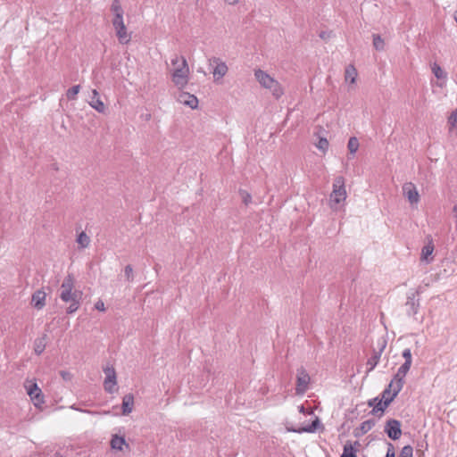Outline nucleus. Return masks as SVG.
<instances>
[{"label":"nucleus","instance_id":"obj_15","mask_svg":"<svg viewBox=\"0 0 457 457\" xmlns=\"http://www.w3.org/2000/svg\"><path fill=\"white\" fill-rule=\"evenodd\" d=\"M178 100L179 103L187 106H189L191 109L197 108L198 99L194 95H191L187 92H181L178 96Z\"/></svg>","mask_w":457,"mask_h":457},{"label":"nucleus","instance_id":"obj_6","mask_svg":"<svg viewBox=\"0 0 457 457\" xmlns=\"http://www.w3.org/2000/svg\"><path fill=\"white\" fill-rule=\"evenodd\" d=\"M386 340L384 337H380L378 339L376 346L373 347L372 355L367 361V372H370L375 369V367L379 362L382 353L384 352L386 346Z\"/></svg>","mask_w":457,"mask_h":457},{"label":"nucleus","instance_id":"obj_44","mask_svg":"<svg viewBox=\"0 0 457 457\" xmlns=\"http://www.w3.org/2000/svg\"><path fill=\"white\" fill-rule=\"evenodd\" d=\"M331 32L321 31L319 36L323 40H328L330 37Z\"/></svg>","mask_w":457,"mask_h":457},{"label":"nucleus","instance_id":"obj_40","mask_svg":"<svg viewBox=\"0 0 457 457\" xmlns=\"http://www.w3.org/2000/svg\"><path fill=\"white\" fill-rule=\"evenodd\" d=\"M123 24H124L123 15H118V16L113 17V19H112L113 28H116V27L123 25Z\"/></svg>","mask_w":457,"mask_h":457},{"label":"nucleus","instance_id":"obj_41","mask_svg":"<svg viewBox=\"0 0 457 457\" xmlns=\"http://www.w3.org/2000/svg\"><path fill=\"white\" fill-rule=\"evenodd\" d=\"M402 355L404 358V361L412 362L411 352L410 348L404 349Z\"/></svg>","mask_w":457,"mask_h":457},{"label":"nucleus","instance_id":"obj_9","mask_svg":"<svg viewBox=\"0 0 457 457\" xmlns=\"http://www.w3.org/2000/svg\"><path fill=\"white\" fill-rule=\"evenodd\" d=\"M25 387L27 389V394L36 407H38L45 403L42 390L36 382L27 381Z\"/></svg>","mask_w":457,"mask_h":457},{"label":"nucleus","instance_id":"obj_43","mask_svg":"<svg viewBox=\"0 0 457 457\" xmlns=\"http://www.w3.org/2000/svg\"><path fill=\"white\" fill-rule=\"evenodd\" d=\"M95 308L100 312H104L105 310L104 302L102 300H98L95 303Z\"/></svg>","mask_w":457,"mask_h":457},{"label":"nucleus","instance_id":"obj_4","mask_svg":"<svg viewBox=\"0 0 457 457\" xmlns=\"http://www.w3.org/2000/svg\"><path fill=\"white\" fill-rule=\"evenodd\" d=\"M75 278L69 273L63 279L60 290V298L64 303H69L72 297H81L82 293L74 289Z\"/></svg>","mask_w":457,"mask_h":457},{"label":"nucleus","instance_id":"obj_10","mask_svg":"<svg viewBox=\"0 0 457 457\" xmlns=\"http://www.w3.org/2000/svg\"><path fill=\"white\" fill-rule=\"evenodd\" d=\"M310 379V376L303 367H300L299 369H297L295 388L297 395H303L307 391Z\"/></svg>","mask_w":457,"mask_h":457},{"label":"nucleus","instance_id":"obj_13","mask_svg":"<svg viewBox=\"0 0 457 457\" xmlns=\"http://www.w3.org/2000/svg\"><path fill=\"white\" fill-rule=\"evenodd\" d=\"M403 193L407 197L408 201L411 205L417 204L420 201V195L415 187L411 182H406L403 185Z\"/></svg>","mask_w":457,"mask_h":457},{"label":"nucleus","instance_id":"obj_22","mask_svg":"<svg viewBox=\"0 0 457 457\" xmlns=\"http://www.w3.org/2000/svg\"><path fill=\"white\" fill-rule=\"evenodd\" d=\"M320 426V421L319 418L316 417L315 420L307 427L299 428L297 429H292V431L297 432V433H303V432L313 433L318 429V428Z\"/></svg>","mask_w":457,"mask_h":457},{"label":"nucleus","instance_id":"obj_24","mask_svg":"<svg viewBox=\"0 0 457 457\" xmlns=\"http://www.w3.org/2000/svg\"><path fill=\"white\" fill-rule=\"evenodd\" d=\"M124 445H128L126 444V440L123 436H119L117 435L112 436V440H111V446L112 449L121 451L122 446Z\"/></svg>","mask_w":457,"mask_h":457},{"label":"nucleus","instance_id":"obj_20","mask_svg":"<svg viewBox=\"0 0 457 457\" xmlns=\"http://www.w3.org/2000/svg\"><path fill=\"white\" fill-rule=\"evenodd\" d=\"M47 334H43L40 337H37L34 341V352L36 354L40 355L46 347Z\"/></svg>","mask_w":457,"mask_h":457},{"label":"nucleus","instance_id":"obj_11","mask_svg":"<svg viewBox=\"0 0 457 457\" xmlns=\"http://www.w3.org/2000/svg\"><path fill=\"white\" fill-rule=\"evenodd\" d=\"M104 371L106 375L104 381V390L109 394H112L117 390V388H115L117 384L115 370L112 367H106L104 369Z\"/></svg>","mask_w":457,"mask_h":457},{"label":"nucleus","instance_id":"obj_14","mask_svg":"<svg viewBox=\"0 0 457 457\" xmlns=\"http://www.w3.org/2000/svg\"><path fill=\"white\" fill-rule=\"evenodd\" d=\"M419 295V292L416 291L414 293H411L407 296L406 301V307H407V314L408 315H415L418 313L419 307H420V299L416 298V296Z\"/></svg>","mask_w":457,"mask_h":457},{"label":"nucleus","instance_id":"obj_19","mask_svg":"<svg viewBox=\"0 0 457 457\" xmlns=\"http://www.w3.org/2000/svg\"><path fill=\"white\" fill-rule=\"evenodd\" d=\"M114 29L116 31V36L118 37V40L120 44L125 45L130 41L131 37H130V34H129L127 32V28H126L125 24L118 26Z\"/></svg>","mask_w":457,"mask_h":457},{"label":"nucleus","instance_id":"obj_12","mask_svg":"<svg viewBox=\"0 0 457 457\" xmlns=\"http://www.w3.org/2000/svg\"><path fill=\"white\" fill-rule=\"evenodd\" d=\"M210 65L215 64L212 74L214 80L222 79L228 72V68L227 64L218 57H212L209 59Z\"/></svg>","mask_w":457,"mask_h":457},{"label":"nucleus","instance_id":"obj_2","mask_svg":"<svg viewBox=\"0 0 457 457\" xmlns=\"http://www.w3.org/2000/svg\"><path fill=\"white\" fill-rule=\"evenodd\" d=\"M254 76L261 86L270 89L277 99L283 95V89L280 84L267 72L258 69L255 70Z\"/></svg>","mask_w":457,"mask_h":457},{"label":"nucleus","instance_id":"obj_27","mask_svg":"<svg viewBox=\"0 0 457 457\" xmlns=\"http://www.w3.org/2000/svg\"><path fill=\"white\" fill-rule=\"evenodd\" d=\"M111 12L113 13L114 16L123 15L124 11L122 9L120 0H113L112 2Z\"/></svg>","mask_w":457,"mask_h":457},{"label":"nucleus","instance_id":"obj_23","mask_svg":"<svg viewBox=\"0 0 457 457\" xmlns=\"http://www.w3.org/2000/svg\"><path fill=\"white\" fill-rule=\"evenodd\" d=\"M356 77H357V71H356V69L354 68L353 65L349 64L345 68V81L346 82H350L351 84H353V83H355Z\"/></svg>","mask_w":457,"mask_h":457},{"label":"nucleus","instance_id":"obj_26","mask_svg":"<svg viewBox=\"0 0 457 457\" xmlns=\"http://www.w3.org/2000/svg\"><path fill=\"white\" fill-rule=\"evenodd\" d=\"M340 457H357L356 450L353 448L350 441H347L344 445L343 453Z\"/></svg>","mask_w":457,"mask_h":457},{"label":"nucleus","instance_id":"obj_48","mask_svg":"<svg viewBox=\"0 0 457 457\" xmlns=\"http://www.w3.org/2000/svg\"><path fill=\"white\" fill-rule=\"evenodd\" d=\"M453 212L455 213V215L457 216V204H455L453 206Z\"/></svg>","mask_w":457,"mask_h":457},{"label":"nucleus","instance_id":"obj_25","mask_svg":"<svg viewBox=\"0 0 457 457\" xmlns=\"http://www.w3.org/2000/svg\"><path fill=\"white\" fill-rule=\"evenodd\" d=\"M80 299L81 297H72V299L70 300L71 304L66 309L67 314H72L79 310Z\"/></svg>","mask_w":457,"mask_h":457},{"label":"nucleus","instance_id":"obj_39","mask_svg":"<svg viewBox=\"0 0 457 457\" xmlns=\"http://www.w3.org/2000/svg\"><path fill=\"white\" fill-rule=\"evenodd\" d=\"M387 450L386 457H395V446L392 443L386 442Z\"/></svg>","mask_w":457,"mask_h":457},{"label":"nucleus","instance_id":"obj_31","mask_svg":"<svg viewBox=\"0 0 457 457\" xmlns=\"http://www.w3.org/2000/svg\"><path fill=\"white\" fill-rule=\"evenodd\" d=\"M373 46L378 51H383L385 48L384 39L378 34H373Z\"/></svg>","mask_w":457,"mask_h":457},{"label":"nucleus","instance_id":"obj_8","mask_svg":"<svg viewBox=\"0 0 457 457\" xmlns=\"http://www.w3.org/2000/svg\"><path fill=\"white\" fill-rule=\"evenodd\" d=\"M402 423L400 420L395 419H389L386 421L384 426V432L386 436L395 441L398 440L402 436Z\"/></svg>","mask_w":457,"mask_h":457},{"label":"nucleus","instance_id":"obj_29","mask_svg":"<svg viewBox=\"0 0 457 457\" xmlns=\"http://www.w3.org/2000/svg\"><path fill=\"white\" fill-rule=\"evenodd\" d=\"M432 72L438 79H446V72L436 62L432 66Z\"/></svg>","mask_w":457,"mask_h":457},{"label":"nucleus","instance_id":"obj_46","mask_svg":"<svg viewBox=\"0 0 457 457\" xmlns=\"http://www.w3.org/2000/svg\"><path fill=\"white\" fill-rule=\"evenodd\" d=\"M225 2L228 3V4L234 5L238 3V0H225Z\"/></svg>","mask_w":457,"mask_h":457},{"label":"nucleus","instance_id":"obj_16","mask_svg":"<svg viewBox=\"0 0 457 457\" xmlns=\"http://www.w3.org/2000/svg\"><path fill=\"white\" fill-rule=\"evenodd\" d=\"M376 425V420L373 419L363 421L361 426L353 430V435L360 437L369 432Z\"/></svg>","mask_w":457,"mask_h":457},{"label":"nucleus","instance_id":"obj_38","mask_svg":"<svg viewBox=\"0 0 457 457\" xmlns=\"http://www.w3.org/2000/svg\"><path fill=\"white\" fill-rule=\"evenodd\" d=\"M316 146L322 152H325L328 148V141L324 137H320Z\"/></svg>","mask_w":457,"mask_h":457},{"label":"nucleus","instance_id":"obj_30","mask_svg":"<svg viewBox=\"0 0 457 457\" xmlns=\"http://www.w3.org/2000/svg\"><path fill=\"white\" fill-rule=\"evenodd\" d=\"M359 145L360 144L357 137H352L349 138L347 148L351 154H354L357 152Z\"/></svg>","mask_w":457,"mask_h":457},{"label":"nucleus","instance_id":"obj_3","mask_svg":"<svg viewBox=\"0 0 457 457\" xmlns=\"http://www.w3.org/2000/svg\"><path fill=\"white\" fill-rule=\"evenodd\" d=\"M395 389V382L392 379L388 386L383 390L381 394V399L378 401L374 409L371 410L370 413L376 415L380 411V416L384 413L385 410L389 404L395 400L396 396H394V390Z\"/></svg>","mask_w":457,"mask_h":457},{"label":"nucleus","instance_id":"obj_47","mask_svg":"<svg viewBox=\"0 0 457 457\" xmlns=\"http://www.w3.org/2000/svg\"><path fill=\"white\" fill-rule=\"evenodd\" d=\"M299 411H300V412H303V413H305V409H304V407H303V405H301V406L299 407Z\"/></svg>","mask_w":457,"mask_h":457},{"label":"nucleus","instance_id":"obj_33","mask_svg":"<svg viewBox=\"0 0 457 457\" xmlns=\"http://www.w3.org/2000/svg\"><path fill=\"white\" fill-rule=\"evenodd\" d=\"M448 125H449V130L452 131L454 128L457 126V110H454L451 112L450 116L448 117Z\"/></svg>","mask_w":457,"mask_h":457},{"label":"nucleus","instance_id":"obj_45","mask_svg":"<svg viewBox=\"0 0 457 457\" xmlns=\"http://www.w3.org/2000/svg\"><path fill=\"white\" fill-rule=\"evenodd\" d=\"M379 400L380 399L378 397H375V398L370 399L368 401V405L374 408V406L377 405V403H378Z\"/></svg>","mask_w":457,"mask_h":457},{"label":"nucleus","instance_id":"obj_36","mask_svg":"<svg viewBox=\"0 0 457 457\" xmlns=\"http://www.w3.org/2000/svg\"><path fill=\"white\" fill-rule=\"evenodd\" d=\"M239 195L241 196L243 203L245 205H248L252 202V195L246 190L240 189Z\"/></svg>","mask_w":457,"mask_h":457},{"label":"nucleus","instance_id":"obj_7","mask_svg":"<svg viewBox=\"0 0 457 457\" xmlns=\"http://www.w3.org/2000/svg\"><path fill=\"white\" fill-rule=\"evenodd\" d=\"M411 366V362L404 361L395 374L393 380L395 382V389L394 390V396H397L400 391L403 389L405 383L404 378L409 372Z\"/></svg>","mask_w":457,"mask_h":457},{"label":"nucleus","instance_id":"obj_34","mask_svg":"<svg viewBox=\"0 0 457 457\" xmlns=\"http://www.w3.org/2000/svg\"><path fill=\"white\" fill-rule=\"evenodd\" d=\"M124 275H125L126 280L128 282H132L134 280L133 267L130 264H128L127 266H125Z\"/></svg>","mask_w":457,"mask_h":457},{"label":"nucleus","instance_id":"obj_17","mask_svg":"<svg viewBox=\"0 0 457 457\" xmlns=\"http://www.w3.org/2000/svg\"><path fill=\"white\" fill-rule=\"evenodd\" d=\"M46 294L43 290H37L32 295L31 303L37 310H41L46 304Z\"/></svg>","mask_w":457,"mask_h":457},{"label":"nucleus","instance_id":"obj_21","mask_svg":"<svg viewBox=\"0 0 457 457\" xmlns=\"http://www.w3.org/2000/svg\"><path fill=\"white\" fill-rule=\"evenodd\" d=\"M92 93H93L94 96L92 97V100L89 103L91 107H93L98 112H101V113L104 112L105 106H104V103L99 99L97 90L94 89Z\"/></svg>","mask_w":457,"mask_h":457},{"label":"nucleus","instance_id":"obj_28","mask_svg":"<svg viewBox=\"0 0 457 457\" xmlns=\"http://www.w3.org/2000/svg\"><path fill=\"white\" fill-rule=\"evenodd\" d=\"M77 243L82 247V248H86L89 245V243H90V238L86 234V232L82 231L79 234L78 237H77Z\"/></svg>","mask_w":457,"mask_h":457},{"label":"nucleus","instance_id":"obj_42","mask_svg":"<svg viewBox=\"0 0 457 457\" xmlns=\"http://www.w3.org/2000/svg\"><path fill=\"white\" fill-rule=\"evenodd\" d=\"M60 375L61 377L64 379V380H71V378H72V375L71 374V372L67 371V370H61L60 371Z\"/></svg>","mask_w":457,"mask_h":457},{"label":"nucleus","instance_id":"obj_1","mask_svg":"<svg viewBox=\"0 0 457 457\" xmlns=\"http://www.w3.org/2000/svg\"><path fill=\"white\" fill-rule=\"evenodd\" d=\"M171 64L174 69L171 73L173 83L179 88L185 87L188 81L189 68L184 56L175 55L171 59Z\"/></svg>","mask_w":457,"mask_h":457},{"label":"nucleus","instance_id":"obj_32","mask_svg":"<svg viewBox=\"0 0 457 457\" xmlns=\"http://www.w3.org/2000/svg\"><path fill=\"white\" fill-rule=\"evenodd\" d=\"M80 90L79 85H75L68 89L66 92V96L68 100H75L77 98V95L79 94Z\"/></svg>","mask_w":457,"mask_h":457},{"label":"nucleus","instance_id":"obj_35","mask_svg":"<svg viewBox=\"0 0 457 457\" xmlns=\"http://www.w3.org/2000/svg\"><path fill=\"white\" fill-rule=\"evenodd\" d=\"M413 448L411 445H405L402 448L398 457H412Z\"/></svg>","mask_w":457,"mask_h":457},{"label":"nucleus","instance_id":"obj_37","mask_svg":"<svg viewBox=\"0 0 457 457\" xmlns=\"http://www.w3.org/2000/svg\"><path fill=\"white\" fill-rule=\"evenodd\" d=\"M433 250L434 246L432 245H424L421 250L422 258L427 259L433 253Z\"/></svg>","mask_w":457,"mask_h":457},{"label":"nucleus","instance_id":"obj_5","mask_svg":"<svg viewBox=\"0 0 457 457\" xmlns=\"http://www.w3.org/2000/svg\"><path fill=\"white\" fill-rule=\"evenodd\" d=\"M346 198V191L345 187V179L338 176L334 179L333 191L330 194V202L337 204L345 201Z\"/></svg>","mask_w":457,"mask_h":457},{"label":"nucleus","instance_id":"obj_18","mask_svg":"<svg viewBox=\"0 0 457 457\" xmlns=\"http://www.w3.org/2000/svg\"><path fill=\"white\" fill-rule=\"evenodd\" d=\"M134 407V395L132 394H127L122 398L121 410L123 415H129L131 413Z\"/></svg>","mask_w":457,"mask_h":457}]
</instances>
